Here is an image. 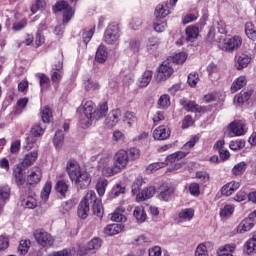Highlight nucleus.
<instances>
[{"instance_id":"59","label":"nucleus","mask_w":256,"mask_h":256,"mask_svg":"<svg viewBox=\"0 0 256 256\" xmlns=\"http://www.w3.org/2000/svg\"><path fill=\"white\" fill-rule=\"evenodd\" d=\"M197 83H199V74L196 72L190 73L188 75V85L190 87H196Z\"/></svg>"},{"instance_id":"53","label":"nucleus","mask_w":256,"mask_h":256,"mask_svg":"<svg viewBox=\"0 0 256 256\" xmlns=\"http://www.w3.org/2000/svg\"><path fill=\"white\" fill-rule=\"evenodd\" d=\"M84 88L86 91H99V89H101V85L93 80H86L84 82Z\"/></svg>"},{"instance_id":"2","label":"nucleus","mask_w":256,"mask_h":256,"mask_svg":"<svg viewBox=\"0 0 256 256\" xmlns=\"http://www.w3.org/2000/svg\"><path fill=\"white\" fill-rule=\"evenodd\" d=\"M66 171L70 180L80 189H87L91 185L92 177L89 172L81 171V166L75 160H69L66 164Z\"/></svg>"},{"instance_id":"64","label":"nucleus","mask_w":256,"mask_h":256,"mask_svg":"<svg viewBox=\"0 0 256 256\" xmlns=\"http://www.w3.org/2000/svg\"><path fill=\"white\" fill-rule=\"evenodd\" d=\"M73 253H75V250L64 249L62 251L54 252L49 256H73Z\"/></svg>"},{"instance_id":"14","label":"nucleus","mask_w":256,"mask_h":256,"mask_svg":"<svg viewBox=\"0 0 256 256\" xmlns=\"http://www.w3.org/2000/svg\"><path fill=\"white\" fill-rule=\"evenodd\" d=\"M43 177L41 173V169L39 167H33L27 176V184L28 185H37V183L41 182V178Z\"/></svg>"},{"instance_id":"9","label":"nucleus","mask_w":256,"mask_h":256,"mask_svg":"<svg viewBox=\"0 0 256 256\" xmlns=\"http://www.w3.org/2000/svg\"><path fill=\"white\" fill-rule=\"evenodd\" d=\"M54 10L63 11V23H69V21H71V17H73L75 13L73 8L69 6L65 0L58 1L54 6Z\"/></svg>"},{"instance_id":"37","label":"nucleus","mask_w":256,"mask_h":256,"mask_svg":"<svg viewBox=\"0 0 256 256\" xmlns=\"http://www.w3.org/2000/svg\"><path fill=\"white\" fill-rule=\"evenodd\" d=\"M95 59L98 63H105L107 61V48L105 46L98 47Z\"/></svg>"},{"instance_id":"39","label":"nucleus","mask_w":256,"mask_h":256,"mask_svg":"<svg viewBox=\"0 0 256 256\" xmlns=\"http://www.w3.org/2000/svg\"><path fill=\"white\" fill-rule=\"evenodd\" d=\"M145 181L143 180V177L138 176L132 183V193L133 195H139V191H141V187H143V184Z\"/></svg>"},{"instance_id":"35","label":"nucleus","mask_w":256,"mask_h":256,"mask_svg":"<svg viewBox=\"0 0 256 256\" xmlns=\"http://www.w3.org/2000/svg\"><path fill=\"white\" fill-rule=\"evenodd\" d=\"M107 185H109V180L105 178L98 179L96 183V191L100 197L105 195V189H107Z\"/></svg>"},{"instance_id":"33","label":"nucleus","mask_w":256,"mask_h":256,"mask_svg":"<svg viewBox=\"0 0 256 256\" xmlns=\"http://www.w3.org/2000/svg\"><path fill=\"white\" fill-rule=\"evenodd\" d=\"M253 92L251 90H242L238 95L234 97V103H245L251 99Z\"/></svg>"},{"instance_id":"62","label":"nucleus","mask_w":256,"mask_h":256,"mask_svg":"<svg viewBox=\"0 0 256 256\" xmlns=\"http://www.w3.org/2000/svg\"><path fill=\"white\" fill-rule=\"evenodd\" d=\"M195 256H209L207 252V246L205 244H199L195 250Z\"/></svg>"},{"instance_id":"48","label":"nucleus","mask_w":256,"mask_h":256,"mask_svg":"<svg viewBox=\"0 0 256 256\" xmlns=\"http://www.w3.org/2000/svg\"><path fill=\"white\" fill-rule=\"evenodd\" d=\"M188 191L193 197H199V195H201V187L197 182L190 183L188 186Z\"/></svg>"},{"instance_id":"52","label":"nucleus","mask_w":256,"mask_h":256,"mask_svg":"<svg viewBox=\"0 0 256 256\" xmlns=\"http://www.w3.org/2000/svg\"><path fill=\"white\" fill-rule=\"evenodd\" d=\"M63 140H64L63 131L57 130L54 136V145L56 149H61V147H63Z\"/></svg>"},{"instance_id":"6","label":"nucleus","mask_w":256,"mask_h":256,"mask_svg":"<svg viewBox=\"0 0 256 256\" xmlns=\"http://www.w3.org/2000/svg\"><path fill=\"white\" fill-rule=\"evenodd\" d=\"M119 37H121L119 25L110 24L104 33V41L107 43V45H118Z\"/></svg>"},{"instance_id":"57","label":"nucleus","mask_w":256,"mask_h":256,"mask_svg":"<svg viewBox=\"0 0 256 256\" xmlns=\"http://www.w3.org/2000/svg\"><path fill=\"white\" fill-rule=\"evenodd\" d=\"M232 151H239L245 147V140H234L229 145Z\"/></svg>"},{"instance_id":"49","label":"nucleus","mask_w":256,"mask_h":256,"mask_svg":"<svg viewBox=\"0 0 256 256\" xmlns=\"http://www.w3.org/2000/svg\"><path fill=\"white\" fill-rule=\"evenodd\" d=\"M55 190L57 193H60V195H65V193H67L69 190V185L67 182L60 180L56 183Z\"/></svg>"},{"instance_id":"58","label":"nucleus","mask_w":256,"mask_h":256,"mask_svg":"<svg viewBox=\"0 0 256 256\" xmlns=\"http://www.w3.org/2000/svg\"><path fill=\"white\" fill-rule=\"evenodd\" d=\"M172 61L177 65H183V62L187 61V54L184 52H180L172 57Z\"/></svg>"},{"instance_id":"42","label":"nucleus","mask_w":256,"mask_h":256,"mask_svg":"<svg viewBox=\"0 0 256 256\" xmlns=\"http://www.w3.org/2000/svg\"><path fill=\"white\" fill-rule=\"evenodd\" d=\"M52 188H53V184L51 183V181H47L42 189V192H41V199L43 201L49 200V195H51Z\"/></svg>"},{"instance_id":"56","label":"nucleus","mask_w":256,"mask_h":256,"mask_svg":"<svg viewBox=\"0 0 256 256\" xmlns=\"http://www.w3.org/2000/svg\"><path fill=\"white\" fill-rule=\"evenodd\" d=\"M31 246V241L29 240H21L18 251L20 255H25L29 251V247Z\"/></svg>"},{"instance_id":"12","label":"nucleus","mask_w":256,"mask_h":256,"mask_svg":"<svg viewBox=\"0 0 256 256\" xmlns=\"http://www.w3.org/2000/svg\"><path fill=\"white\" fill-rule=\"evenodd\" d=\"M34 237L37 243L42 247H51V245H53V237L43 230H36L34 232Z\"/></svg>"},{"instance_id":"63","label":"nucleus","mask_w":256,"mask_h":256,"mask_svg":"<svg viewBox=\"0 0 256 256\" xmlns=\"http://www.w3.org/2000/svg\"><path fill=\"white\" fill-rule=\"evenodd\" d=\"M25 27H27V19H22L12 25V31H22Z\"/></svg>"},{"instance_id":"28","label":"nucleus","mask_w":256,"mask_h":256,"mask_svg":"<svg viewBox=\"0 0 256 256\" xmlns=\"http://www.w3.org/2000/svg\"><path fill=\"white\" fill-rule=\"evenodd\" d=\"M249 63H251V57L241 54L240 56L236 57L235 67L238 69V71H241V69H245Z\"/></svg>"},{"instance_id":"32","label":"nucleus","mask_w":256,"mask_h":256,"mask_svg":"<svg viewBox=\"0 0 256 256\" xmlns=\"http://www.w3.org/2000/svg\"><path fill=\"white\" fill-rule=\"evenodd\" d=\"M247 85V78L245 76H239L231 86L232 93H237V91L243 89Z\"/></svg>"},{"instance_id":"41","label":"nucleus","mask_w":256,"mask_h":256,"mask_svg":"<svg viewBox=\"0 0 256 256\" xmlns=\"http://www.w3.org/2000/svg\"><path fill=\"white\" fill-rule=\"evenodd\" d=\"M30 134L32 137H42V135L45 134V127L41 126L39 123H36L32 126Z\"/></svg>"},{"instance_id":"24","label":"nucleus","mask_w":256,"mask_h":256,"mask_svg":"<svg viewBox=\"0 0 256 256\" xmlns=\"http://www.w3.org/2000/svg\"><path fill=\"white\" fill-rule=\"evenodd\" d=\"M229 130L236 137H240V135H245V124L241 121H234L230 124Z\"/></svg>"},{"instance_id":"10","label":"nucleus","mask_w":256,"mask_h":256,"mask_svg":"<svg viewBox=\"0 0 256 256\" xmlns=\"http://www.w3.org/2000/svg\"><path fill=\"white\" fill-rule=\"evenodd\" d=\"M173 64L169 61H164L158 69V73L156 75V80L161 82V81H167L169 77L173 75Z\"/></svg>"},{"instance_id":"16","label":"nucleus","mask_w":256,"mask_h":256,"mask_svg":"<svg viewBox=\"0 0 256 256\" xmlns=\"http://www.w3.org/2000/svg\"><path fill=\"white\" fill-rule=\"evenodd\" d=\"M171 136V130L165 126H159L153 131V138L156 141H165Z\"/></svg>"},{"instance_id":"7","label":"nucleus","mask_w":256,"mask_h":256,"mask_svg":"<svg viewBox=\"0 0 256 256\" xmlns=\"http://www.w3.org/2000/svg\"><path fill=\"white\" fill-rule=\"evenodd\" d=\"M101 245H103L101 238H93L88 242L86 248H79L77 256L93 255V253H97L101 249Z\"/></svg>"},{"instance_id":"38","label":"nucleus","mask_w":256,"mask_h":256,"mask_svg":"<svg viewBox=\"0 0 256 256\" xmlns=\"http://www.w3.org/2000/svg\"><path fill=\"white\" fill-rule=\"evenodd\" d=\"M128 51H131L133 55H139V52L141 51V40H130Z\"/></svg>"},{"instance_id":"43","label":"nucleus","mask_w":256,"mask_h":256,"mask_svg":"<svg viewBox=\"0 0 256 256\" xmlns=\"http://www.w3.org/2000/svg\"><path fill=\"white\" fill-rule=\"evenodd\" d=\"M41 117L43 123H51V119L53 118V115L51 113V108L49 106H44L41 110Z\"/></svg>"},{"instance_id":"40","label":"nucleus","mask_w":256,"mask_h":256,"mask_svg":"<svg viewBox=\"0 0 256 256\" xmlns=\"http://www.w3.org/2000/svg\"><path fill=\"white\" fill-rule=\"evenodd\" d=\"M245 34L247 35L248 39L255 41L256 39V27L253 23L248 22L245 25Z\"/></svg>"},{"instance_id":"30","label":"nucleus","mask_w":256,"mask_h":256,"mask_svg":"<svg viewBox=\"0 0 256 256\" xmlns=\"http://www.w3.org/2000/svg\"><path fill=\"white\" fill-rule=\"evenodd\" d=\"M133 215L137 223H145V221H147V213H145V208L143 206H136Z\"/></svg>"},{"instance_id":"5","label":"nucleus","mask_w":256,"mask_h":256,"mask_svg":"<svg viewBox=\"0 0 256 256\" xmlns=\"http://www.w3.org/2000/svg\"><path fill=\"white\" fill-rule=\"evenodd\" d=\"M91 199H95V191L93 190L88 191L78 205L77 214L80 219L89 217V205L91 203Z\"/></svg>"},{"instance_id":"20","label":"nucleus","mask_w":256,"mask_h":256,"mask_svg":"<svg viewBox=\"0 0 256 256\" xmlns=\"http://www.w3.org/2000/svg\"><path fill=\"white\" fill-rule=\"evenodd\" d=\"M125 229V225L123 224H109L104 228L105 235H108V237H112L113 235H119Z\"/></svg>"},{"instance_id":"61","label":"nucleus","mask_w":256,"mask_h":256,"mask_svg":"<svg viewBox=\"0 0 256 256\" xmlns=\"http://www.w3.org/2000/svg\"><path fill=\"white\" fill-rule=\"evenodd\" d=\"M45 7V0H35V2L31 6V12L33 14L37 13L40 9Z\"/></svg>"},{"instance_id":"26","label":"nucleus","mask_w":256,"mask_h":256,"mask_svg":"<svg viewBox=\"0 0 256 256\" xmlns=\"http://www.w3.org/2000/svg\"><path fill=\"white\" fill-rule=\"evenodd\" d=\"M153 79V71L146 70L143 72L141 77L138 79V87H147Z\"/></svg>"},{"instance_id":"23","label":"nucleus","mask_w":256,"mask_h":256,"mask_svg":"<svg viewBox=\"0 0 256 256\" xmlns=\"http://www.w3.org/2000/svg\"><path fill=\"white\" fill-rule=\"evenodd\" d=\"M50 75L53 83H59L63 77V64L59 62L58 65H55Z\"/></svg>"},{"instance_id":"36","label":"nucleus","mask_w":256,"mask_h":256,"mask_svg":"<svg viewBox=\"0 0 256 256\" xmlns=\"http://www.w3.org/2000/svg\"><path fill=\"white\" fill-rule=\"evenodd\" d=\"M246 169H247V163L239 162L238 164L234 165V167L232 168V174L235 177H241V175L245 173Z\"/></svg>"},{"instance_id":"29","label":"nucleus","mask_w":256,"mask_h":256,"mask_svg":"<svg viewBox=\"0 0 256 256\" xmlns=\"http://www.w3.org/2000/svg\"><path fill=\"white\" fill-rule=\"evenodd\" d=\"M171 13L169 11V4H159L154 12V15L156 19H163L164 17H167Z\"/></svg>"},{"instance_id":"19","label":"nucleus","mask_w":256,"mask_h":256,"mask_svg":"<svg viewBox=\"0 0 256 256\" xmlns=\"http://www.w3.org/2000/svg\"><path fill=\"white\" fill-rule=\"evenodd\" d=\"M120 119H121V110L114 109L109 113L107 119L105 120V123L107 127H115V125L119 123Z\"/></svg>"},{"instance_id":"22","label":"nucleus","mask_w":256,"mask_h":256,"mask_svg":"<svg viewBox=\"0 0 256 256\" xmlns=\"http://www.w3.org/2000/svg\"><path fill=\"white\" fill-rule=\"evenodd\" d=\"M155 195V187L150 186L148 188H144L141 192L136 195L137 203H141V201H146V199H151Z\"/></svg>"},{"instance_id":"60","label":"nucleus","mask_w":256,"mask_h":256,"mask_svg":"<svg viewBox=\"0 0 256 256\" xmlns=\"http://www.w3.org/2000/svg\"><path fill=\"white\" fill-rule=\"evenodd\" d=\"M11 195V188L9 186H0V201L8 199Z\"/></svg>"},{"instance_id":"45","label":"nucleus","mask_w":256,"mask_h":256,"mask_svg":"<svg viewBox=\"0 0 256 256\" xmlns=\"http://www.w3.org/2000/svg\"><path fill=\"white\" fill-rule=\"evenodd\" d=\"M158 105L160 109H167V107L171 106V97L167 94L160 96Z\"/></svg>"},{"instance_id":"21","label":"nucleus","mask_w":256,"mask_h":256,"mask_svg":"<svg viewBox=\"0 0 256 256\" xmlns=\"http://www.w3.org/2000/svg\"><path fill=\"white\" fill-rule=\"evenodd\" d=\"M90 203H92V209L94 215L96 217H99V219L103 218V204L101 203V200L97 198V194L94 193V199H90Z\"/></svg>"},{"instance_id":"46","label":"nucleus","mask_w":256,"mask_h":256,"mask_svg":"<svg viewBox=\"0 0 256 256\" xmlns=\"http://www.w3.org/2000/svg\"><path fill=\"white\" fill-rule=\"evenodd\" d=\"M124 122L127 123L128 127L135 125V123H137V115L131 111L126 112L124 115Z\"/></svg>"},{"instance_id":"4","label":"nucleus","mask_w":256,"mask_h":256,"mask_svg":"<svg viewBox=\"0 0 256 256\" xmlns=\"http://www.w3.org/2000/svg\"><path fill=\"white\" fill-rule=\"evenodd\" d=\"M199 141V137L193 136L190 141H188L184 146V151L175 152L173 154H170L166 157V162H164L166 165H173V163H179L181 159L185 158L189 151L192 149V147H195V144Z\"/></svg>"},{"instance_id":"1","label":"nucleus","mask_w":256,"mask_h":256,"mask_svg":"<svg viewBox=\"0 0 256 256\" xmlns=\"http://www.w3.org/2000/svg\"><path fill=\"white\" fill-rule=\"evenodd\" d=\"M109 113V106L103 102L95 109V103L91 100L82 102V114L79 123L82 127H89L93 121L103 119Z\"/></svg>"},{"instance_id":"15","label":"nucleus","mask_w":256,"mask_h":256,"mask_svg":"<svg viewBox=\"0 0 256 256\" xmlns=\"http://www.w3.org/2000/svg\"><path fill=\"white\" fill-rule=\"evenodd\" d=\"M241 187V183L237 181H230L221 188V195L224 197H231L237 189Z\"/></svg>"},{"instance_id":"44","label":"nucleus","mask_w":256,"mask_h":256,"mask_svg":"<svg viewBox=\"0 0 256 256\" xmlns=\"http://www.w3.org/2000/svg\"><path fill=\"white\" fill-rule=\"evenodd\" d=\"M161 42L155 37L149 38L148 39V44H147V51L149 53H153V51H157L159 49V45Z\"/></svg>"},{"instance_id":"54","label":"nucleus","mask_w":256,"mask_h":256,"mask_svg":"<svg viewBox=\"0 0 256 256\" xmlns=\"http://www.w3.org/2000/svg\"><path fill=\"white\" fill-rule=\"evenodd\" d=\"M167 164L165 162H155L150 164L147 168L146 171L147 173H155V171H159V169H163V167H166Z\"/></svg>"},{"instance_id":"34","label":"nucleus","mask_w":256,"mask_h":256,"mask_svg":"<svg viewBox=\"0 0 256 256\" xmlns=\"http://www.w3.org/2000/svg\"><path fill=\"white\" fill-rule=\"evenodd\" d=\"M187 41L193 43L199 37V28L197 26H188L186 28Z\"/></svg>"},{"instance_id":"25","label":"nucleus","mask_w":256,"mask_h":256,"mask_svg":"<svg viewBox=\"0 0 256 256\" xmlns=\"http://www.w3.org/2000/svg\"><path fill=\"white\" fill-rule=\"evenodd\" d=\"M193 217H195V210L193 208H185L178 213L179 223L191 221Z\"/></svg>"},{"instance_id":"13","label":"nucleus","mask_w":256,"mask_h":256,"mask_svg":"<svg viewBox=\"0 0 256 256\" xmlns=\"http://www.w3.org/2000/svg\"><path fill=\"white\" fill-rule=\"evenodd\" d=\"M255 227V220L251 217L244 218L237 226V233L243 235Z\"/></svg>"},{"instance_id":"8","label":"nucleus","mask_w":256,"mask_h":256,"mask_svg":"<svg viewBox=\"0 0 256 256\" xmlns=\"http://www.w3.org/2000/svg\"><path fill=\"white\" fill-rule=\"evenodd\" d=\"M241 45H243V39L239 36H233L232 38L226 39L224 43H219L220 49H222V51H227L228 53L237 51Z\"/></svg>"},{"instance_id":"17","label":"nucleus","mask_w":256,"mask_h":256,"mask_svg":"<svg viewBox=\"0 0 256 256\" xmlns=\"http://www.w3.org/2000/svg\"><path fill=\"white\" fill-rule=\"evenodd\" d=\"M26 168H24L21 165H16L14 167L13 170V177L15 179V183L16 185H18V187H21L22 185H25V173H23V171H25Z\"/></svg>"},{"instance_id":"31","label":"nucleus","mask_w":256,"mask_h":256,"mask_svg":"<svg viewBox=\"0 0 256 256\" xmlns=\"http://www.w3.org/2000/svg\"><path fill=\"white\" fill-rule=\"evenodd\" d=\"M173 193H175V188L173 186H164V188L160 191L158 198L161 201H169Z\"/></svg>"},{"instance_id":"55","label":"nucleus","mask_w":256,"mask_h":256,"mask_svg":"<svg viewBox=\"0 0 256 256\" xmlns=\"http://www.w3.org/2000/svg\"><path fill=\"white\" fill-rule=\"evenodd\" d=\"M93 35H95V27L90 28V29H85L82 34V39L84 43L87 45L89 41L93 38Z\"/></svg>"},{"instance_id":"11","label":"nucleus","mask_w":256,"mask_h":256,"mask_svg":"<svg viewBox=\"0 0 256 256\" xmlns=\"http://www.w3.org/2000/svg\"><path fill=\"white\" fill-rule=\"evenodd\" d=\"M129 163V155H127V151L121 149L118 150L113 158V164L116 166V169L123 171V169L127 168Z\"/></svg>"},{"instance_id":"51","label":"nucleus","mask_w":256,"mask_h":256,"mask_svg":"<svg viewBox=\"0 0 256 256\" xmlns=\"http://www.w3.org/2000/svg\"><path fill=\"white\" fill-rule=\"evenodd\" d=\"M126 153L128 161H137L141 157V151L137 148H130Z\"/></svg>"},{"instance_id":"18","label":"nucleus","mask_w":256,"mask_h":256,"mask_svg":"<svg viewBox=\"0 0 256 256\" xmlns=\"http://www.w3.org/2000/svg\"><path fill=\"white\" fill-rule=\"evenodd\" d=\"M39 157V150H34L32 152L27 153L24 156V159L20 165L24 169H27V167H31L37 161V158Z\"/></svg>"},{"instance_id":"47","label":"nucleus","mask_w":256,"mask_h":256,"mask_svg":"<svg viewBox=\"0 0 256 256\" xmlns=\"http://www.w3.org/2000/svg\"><path fill=\"white\" fill-rule=\"evenodd\" d=\"M235 211V207L231 204L225 205L223 209L220 210V217L227 218L231 217Z\"/></svg>"},{"instance_id":"50","label":"nucleus","mask_w":256,"mask_h":256,"mask_svg":"<svg viewBox=\"0 0 256 256\" xmlns=\"http://www.w3.org/2000/svg\"><path fill=\"white\" fill-rule=\"evenodd\" d=\"M244 250L248 255H251L252 253H255L256 251V241L250 238L245 244H244Z\"/></svg>"},{"instance_id":"3","label":"nucleus","mask_w":256,"mask_h":256,"mask_svg":"<svg viewBox=\"0 0 256 256\" xmlns=\"http://www.w3.org/2000/svg\"><path fill=\"white\" fill-rule=\"evenodd\" d=\"M112 160L113 158L110 154H104L98 161V169L101 171L103 177H113L121 173L114 163L111 164Z\"/></svg>"},{"instance_id":"27","label":"nucleus","mask_w":256,"mask_h":256,"mask_svg":"<svg viewBox=\"0 0 256 256\" xmlns=\"http://www.w3.org/2000/svg\"><path fill=\"white\" fill-rule=\"evenodd\" d=\"M111 220L116 221V223H125L127 221V217L125 216V208H117L112 214Z\"/></svg>"}]
</instances>
